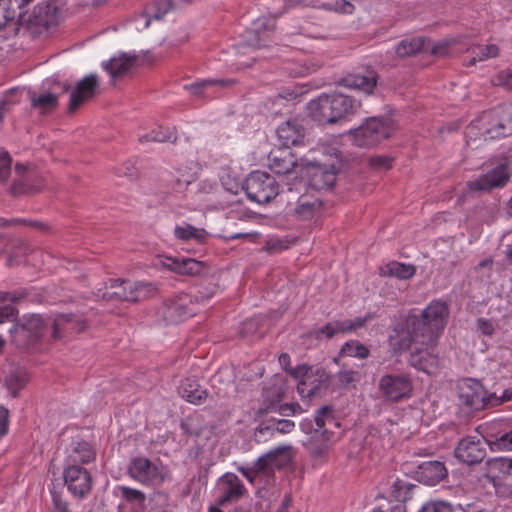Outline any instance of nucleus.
I'll return each instance as SVG.
<instances>
[{
    "label": "nucleus",
    "mask_w": 512,
    "mask_h": 512,
    "mask_svg": "<svg viewBox=\"0 0 512 512\" xmlns=\"http://www.w3.org/2000/svg\"><path fill=\"white\" fill-rule=\"evenodd\" d=\"M449 316L445 302L432 301L421 315H408L395 324L388 337L391 350L402 353L415 346L435 347Z\"/></svg>",
    "instance_id": "1"
},
{
    "label": "nucleus",
    "mask_w": 512,
    "mask_h": 512,
    "mask_svg": "<svg viewBox=\"0 0 512 512\" xmlns=\"http://www.w3.org/2000/svg\"><path fill=\"white\" fill-rule=\"evenodd\" d=\"M313 120L320 124H333L357 114L361 103L344 94L320 95L308 106Z\"/></svg>",
    "instance_id": "2"
},
{
    "label": "nucleus",
    "mask_w": 512,
    "mask_h": 512,
    "mask_svg": "<svg viewBox=\"0 0 512 512\" xmlns=\"http://www.w3.org/2000/svg\"><path fill=\"white\" fill-rule=\"evenodd\" d=\"M478 135L485 140L512 135V106L483 112L478 119L472 121L466 130L467 144L475 141Z\"/></svg>",
    "instance_id": "3"
},
{
    "label": "nucleus",
    "mask_w": 512,
    "mask_h": 512,
    "mask_svg": "<svg viewBox=\"0 0 512 512\" xmlns=\"http://www.w3.org/2000/svg\"><path fill=\"white\" fill-rule=\"evenodd\" d=\"M156 293L152 283L132 282L129 280H113L109 285L101 288L96 297L103 300H120L137 302L147 299Z\"/></svg>",
    "instance_id": "4"
},
{
    "label": "nucleus",
    "mask_w": 512,
    "mask_h": 512,
    "mask_svg": "<svg viewBox=\"0 0 512 512\" xmlns=\"http://www.w3.org/2000/svg\"><path fill=\"white\" fill-rule=\"evenodd\" d=\"M393 130V123L390 119L369 117L362 125L350 130L349 136L354 145L361 148H370L390 137Z\"/></svg>",
    "instance_id": "5"
},
{
    "label": "nucleus",
    "mask_w": 512,
    "mask_h": 512,
    "mask_svg": "<svg viewBox=\"0 0 512 512\" xmlns=\"http://www.w3.org/2000/svg\"><path fill=\"white\" fill-rule=\"evenodd\" d=\"M244 190L247 197L259 204L269 203L276 196L281 198L285 192L280 193L276 179L266 172L254 171L245 180Z\"/></svg>",
    "instance_id": "6"
},
{
    "label": "nucleus",
    "mask_w": 512,
    "mask_h": 512,
    "mask_svg": "<svg viewBox=\"0 0 512 512\" xmlns=\"http://www.w3.org/2000/svg\"><path fill=\"white\" fill-rule=\"evenodd\" d=\"M53 318L44 319L40 315H31L18 323L11 331L13 341L19 347H29L36 343L46 333L50 334V321Z\"/></svg>",
    "instance_id": "7"
},
{
    "label": "nucleus",
    "mask_w": 512,
    "mask_h": 512,
    "mask_svg": "<svg viewBox=\"0 0 512 512\" xmlns=\"http://www.w3.org/2000/svg\"><path fill=\"white\" fill-rule=\"evenodd\" d=\"M412 391V378L407 373H387L378 382V392L388 402L395 403L409 398Z\"/></svg>",
    "instance_id": "8"
},
{
    "label": "nucleus",
    "mask_w": 512,
    "mask_h": 512,
    "mask_svg": "<svg viewBox=\"0 0 512 512\" xmlns=\"http://www.w3.org/2000/svg\"><path fill=\"white\" fill-rule=\"evenodd\" d=\"M60 11L56 0L37 4L26 20V28L32 35H40L59 22Z\"/></svg>",
    "instance_id": "9"
},
{
    "label": "nucleus",
    "mask_w": 512,
    "mask_h": 512,
    "mask_svg": "<svg viewBox=\"0 0 512 512\" xmlns=\"http://www.w3.org/2000/svg\"><path fill=\"white\" fill-rule=\"evenodd\" d=\"M459 406L467 413L488 408V395L485 396L482 385L475 380H465L458 385Z\"/></svg>",
    "instance_id": "10"
},
{
    "label": "nucleus",
    "mask_w": 512,
    "mask_h": 512,
    "mask_svg": "<svg viewBox=\"0 0 512 512\" xmlns=\"http://www.w3.org/2000/svg\"><path fill=\"white\" fill-rule=\"evenodd\" d=\"M128 474L134 480L152 486L161 484L165 479L164 469L145 457L132 459Z\"/></svg>",
    "instance_id": "11"
},
{
    "label": "nucleus",
    "mask_w": 512,
    "mask_h": 512,
    "mask_svg": "<svg viewBox=\"0 0 512 512\" xmlns=\"http://www.w3.org/2000/svg\"><path fill=\"white\" fill-rule=\"evenodd\" d=\"M43 187V181L37 173L22 163L15 165V177L9 186V193L13 196L33 194Z\"/></svg>",
    "instance_id": "12"
},
{
    "label": "nucleus",
    "mask_w": 512,
    "mask_h": 512,
    "mask_svg": "<svg viewBox=\"0 0 512 512\" xmlns=\"http://www.w3.org/2000/svg\"><path fill=\"white\" fill-rule=\"evenodd\" d=\"M50 340L52 342L60 341L67 335L73 333H80L87 327V322L84 318L73 314H57L50 321Z\"/></svg>",
    "instance_id": "13"
},
{
    "label": "nucleus",
    "mask_w": 512,
    "mask_h": 512,
    "mask_svg": "<svg viewBox=\"0 0 512 512\" xmlns=\"http://www.w3.org/2000/svg\"><path fill=\"white\" fill-rule=\"evenodd\" d=\"M484 438L492 451H512V426L509 421L498 420L487 424Z\"/></svg>",
    "instance_id": "14"
},
{
    "label": "nucleus",
    "mask_w": 512,
    "mask_h": 512,
    "mask_svg": "<svg viewBox=\"0 0 512 512\" xmlns=\"http://www.w3.org/2000/svg\"><path fill=\"white\" fill-rule=\"evenodd\" d=\"M68 490L77 497H84L92 489V477L89 471L78 464L70 463L63 472Z\"/></svg>",
    "instance_id": "15"
},
{
    "label": "nucleus",
    "mask_w": 512,
    "mask_h": 512,
    "mask_svg": "<svg viewBox=\"0 0 512 512\" xmlns=\"http://www.w3.org/2000/svg\"><path fill=\"white\" fill-rule=\"evenodd\" d=\"M273 29L274 22L270 18H258L252 23V26L244 32L243 43L239 45V48H260L261 46H265Z\"/></svg>",
    "instance_id": "16"
},
{
    "label": "nucleus",
    "mask_w": 512,
    "mask_h": 512,
    "mask_svg": "<svg viewBox=\"0 0 512 512\" xmlns=\"http://www.w3.org/2000/svg\"><path fill=\"white\" fill-rule=\"evenodd\" d=\"M195 314L194 304L189 295L183 294L165 302L162 315L167 323H178Z\"/></svg>",
    "instance_id": "17"
},
{
    "label": "nucleus",
    "mask_w": 512,
    "mask_h": 512,
    "mask_svg": "<svg viewBox=\"0 0 512 512\" xmlns=\"http://www.w3.org/2000/svg\"><path fill=\"white\" fill-rule=\"evenodd\" d=\"M99 90L97 75L90 74L81 79L70 94L68 113L73 114L85 102L93 98Z\"/></svg>",
    "instance_id": "18"
},
{
    "label": "nucleus",
    "mask_w": 512,
    "mask_h": 512,
    "mask_svg": "<svg viewBox=\"0 0 512 512\" xmlns=\"http://www.w3.org/2000/svg\"><path fill=\"white\" fill-rule=\"evenodd\" d=\"M509 181L507 165L500 163L493 170L479 178L469 181L467 186L470 191H490L493 188H501Z\"/></svg>",
    "instance_id": "19"
},
{
    "label": "nucleus",
    "mask_w": 512,
    "mask_h": 512,
    "mask_svg": "<svg viewBox=\"0 0 512 512\" xmlns=\"http://www.w3.org/2000/svg\"><path fill=\"white\" fill-rule=\"evenodd\" d=\"M310 185L316 190L330 189L337 178V169L334 165L311 163L307 167Z\"/></svg>",
    "instance_id": "20"
},
{
    "label": "nucleus",
    "mask_w": 512,
    "mask_h": 512,
    "mask_svg": "<svg viewBox=\"0 0 512 512\" xmlns=\"http://www.w3.org/2000/svg\"><path fill=\"white\" fill-rule=\"evenodd\" d=\"M292 447L290 445L279 446L260 456L255 462L256 471H270L274 468L281 469L292 460Z\"/></svg>",
    "instance_id": "21"
},
{
    "label": "nucleus",
    "mask_w": 512,
    "mask_h": 512,
    "mask_svg": "<svg viewBox=\"0 0 512 512\" xmlns=\"http://www.w3.org/2000/svg\"><path fill=\"white\" fill-rule=\"evenodd\" d=\"M269 168L277 175H299L297 158L287 149H277L269 154Z\"/></svg>",
    "instance_id": "22"
},
{
    "label": "nucleus",
    "mask_w": 512,
    "mask_h": 512,
    "mask_svg": "<svg viewBox=\"0 0 512 512\" xmlns=\"http://www.w3.org/2000/svg\"><path fill=\"white\" fill-rule=\"evenodd\" d=\"M455 456L463 463L474 465L482 462L486 456V450L479 439L466 437L459 441L455 448Z\"/></svg>",
    "instance_id": "23"
},
{
    "label": "nucleus",
    "mask_w": 512,
    "mask_h": 512,
    "mask_svg": "<svg viewBox=\"0 0 512 512\" xmlns=\"http://www.w3.org/2000/svg\"><path fill=\"white\" fill-rule=\"evenodd\" d=\"M219 486L222 491V495L219 498L221 506L238 501L246 492L242 481L234 473L224 474L219 480Z\"/></svg>",
    "instance_id": "24"
},
{
    "label": "nucleus",
    "mask_w": 512,
    "mask_h": 512,
    "mask_svg": "<svg viewBox=\"0 0 512 512\" xmlns=\"http://www.w3.org/2000/svg\"><path fill=\"white\" fill-rule=\"evenodd\" d=\"M433 348L420 345L415 346L410 353L409 364L428 374L434 373L438 367L439 360L437 355L431 351Z\"/></svg>",
    "instance_id": "25"
},
{
    "label": "nucleus",
    "mask_w": 512,
    "mask_h": 512,
    "mask_svg": "<svg viewBox=\"0 0 512 512\" xmlns=\"http://www.w3.org/2000/svg\"><path fill=\"white\" fill-rule=\"evenodd\" d=\"M448 471L440 461H425L418 465L416 478L419 482L434 486L447 477Z\"/></svg>",
    "instance_id": "26"
},
{
    "label": "nucleus",
    "mask_w": 512,
    "mask_h": 512,
    "mask_svg": "<svg viewBox=\"0 0 512 512\" xmlns=\"http://www.w3.org/2000/svg\"><path fill=\"white\" fill-rule=\"evenodd\" d=\"M137 56L122 53L117 57H113L107 62L102 64L104 70H106L113 81L121 79L128 74L131 68L136 64Z\"/></svg>",
    "instance_id": "27"
},
{
    "label": "nucleus",
    "mask_w": 512,
    "mask_h": 512,
    "mask_svg": "<svg viewBox=\"0 0 512 512\" xmlns=\"http://www.w3.org/2000/svg\"><path fill=\"white\" fill-rule=\"evenodd\" d=\"M165 265L172 271L188 276H198L208 272V266L193 258H167Z\"/></svg>",
    "instance_id": "28"
},
{
    "label": "nucleus",
    "mask_w": 512,
    "mask_h": 512,
    "mask_svg": "<svg viewBox=\"0 0 512 512\" xmlns=\"http://www.w3.org/2000/svg\"><path fill=\"white\" fill-rule=\"evenodd\" d=\"M277 135L283 146H296L302 143L305 130L296 120H288L277 128Z\"/></svg>",
    "instance_id": "29"
},
{
    "label": "nucleus",
    "mask_w": 512,
    "mask_h": 512,
    "mask_svg": "<svg viewBox=\"0 0 512 512\" xmlns=\"http://www.w3.org/2000/svg\"><path fill=\"white\" fill-rule=\"evenodd\" d=\"M314 420L317 428L313 431V441H317L321 437L324 442H328L332 437V432L326 428V424H335L332 407L325 405L318 409Z\"/></svg>",
    "instance_id": "30"
},
{
    "label": "nucleus",
    "mask_w": 512,
    "mask_h": 512,
    "mask_svg": "<svg viewBox=\"0 0 512 512\" xmlns=\"http://www.w3.org/2000/svg\"><path fill=\"white\" fill-rule=\"evenodd\" d=\"M181 395L186 401L194 405H201L208 399H213L206 389L194 379H186L181 386Z\"/></svg>",
    "instance_id": "31"
},
{
    "label": "nucleus",
    "mask_w": 512,
    "mask_h": 512,
    "mask_svg": "<svg viewBox=\"0 0 512 512\" xmlns=\"http://www.w3.org/2000/svg\"><path fill=\"white\" fill-rule=\"evenodd\" d=\"M322 208V202L314 197L308 195H301L297 198L296 205L293 212L297 218L301 220H308L319 213Z\"/></svg>",
    "instance_id": "32"
},
{
    "label": "nucleus",
    "mask_w": 512,
    "mask_h": 512,
    "mask_svg": "<svg viewBox=\"0 0 512 512\" xmlns=\"http://www.w3.org/2000/svg\"><path fill=\"white\" fill-rule=\"evenodd\" d=\"M366 318H356L355 320L333 321L327 323L320 329V333L325 334L327 338H332L338 333L354 331L364 326Z\"/></svg>",
    "instance_id": "33"
},
{
    "label": "nucleus",
    "mask_w": 512,
    "mask_h": 512,
    "mask_svg": "<svg viewBox=\"0 0 512 512\" xmlns=\"http://www.w3.org/2000/svg\"><path fill=\"white\" fill-rule=\"evenodd\" d=\"M416 273V267L412 264L391 261L379 268V275L384 277H395L400 280L412 278Z\"/></svg>",
    "instance_id": "34"
},
{
    "label": "nucleus",
    "mask_w": 512,
    "mask_h": 512,
    "mask_svg": "<svg viewBox=\"0 0 512 512\" xmlns=\"http://www.w3.org/2000/svg\"><path fill=\"white\" fill-rule=\"evenodd\" d=\"M31 107L38 110L41 114L49 113L56 109L58 105V95L55 93L29 92Z\"/></svg>",
    "instance_id": "35"
},
{
    "label": "nucleus",
    "mask_w": 512,
    "mask_h": 512,
    "mask_svg": "<svg viewBox=\"0 0 512 512\" xmlns=\"http://www.w3.org/2000/svg\"><path fill=\"white\" fill-rule=\"evenodd\" d=\"M28 380V373L24 369L14 368L5 377V385L13 397H16L18 392L26 386Z\"/></svg>",
    "instance_id": "36"
},
{
    "label": "nucleus",
    "mask_w": 512,
    "mask_h": 512,
    "mask_svg": "<svg viewBox=\"0 0 512 512\" xmlns=\"http://www.w3.org/2000/svg\"><path fill=\"white\" fill-rule=\"evenodd\" d=\"M95 459V452L92 448V446L85 442H77L74 446L72 452L68 456V462L77 464L82 463H89Z\"/></svg>",
    "instance_id": "37"
},
{
    "label": "nucleus",
    "mask_w": 512,
    "mask_h": 512,
    "mask_svg": "<svg viewBox=\"0 0 512 512\" xmlns=\"http://www.w3.org/2000/svg\"><path fill=\"white\" fill-rule=\"evenodd\" d=\"M425 39L422 37H415L402 40L396 48V54L399 57H409L424 49Z\"/></svg>",
    "instance_id": "38"
},
{
    "label": "nucleus",
    "mask_w": 512,
    "mask_h": 512,
    "mask_svg": "<svg viewBox=\"0 0 512 512\" xmlns=\"http://www.w3.org/2000/svg\"><path fill=\"white\" fill-rule=\"evenodd\" d=\"M191 173H183L182 169L178 170L179 176L175 180L174 188L178 192H183L190 184H192L196 179L198 173L201 171V165L198 162H191V167H189Z\"/></svg>",
    "instance_id": "39"
},
{
    "label": "nucleus",
    "mask_w": 512,
    "mask_h": 512,
    "mask_svg": "<svg viewBox=\"0 0 512 512\" xmlns=\"http://www.w3.org/2000/svg\"><path fill=\"white\" fill-rule=\"evenodd\" d=\"M121 497L128 503L135 505L140 512L146 511V496L143 492L127 486L119 487Z\"/></svg>",
    "instance_id": "40"
},
{
    "label": "nucleus",
    "mask_w": 512,
    "mask_h": 512,
    "mask_svg": "<svg viewBox=\"0 0 512 512\" xmlns=\"http://www.w3.org/2000/svg\"><path fill=\"white\" fill-rule=\"evenodd\" d=\"M177 135L174 129L159 127L140 138L141 142H172L175 143Z\"/></svg>",
    "instance_id": "41"
},
{
    "label": "nucleus",
    "mask_w": 512,
    "mask_h": 512,
    "mask_svg": "<svg viewBox=\"0 0 512 512\" xmlns=\"http://www.w3.org/2000/svg\"><path fill=\"white\" fill-rule=\"evenodd\" d=\"M377 78L378 76L374 72L369 75H356L351 79L349 85L370 94L376 87Z\"/></svg>",
    "instance_id": "42"
},
{
    "label": "nucleus",
    "mask_w": 512,
    "mask_h": 512,
    "mask_svg": "<svg viewBox=\"0 0 512 512\" xmlns=\"http://www.w3.org/2000/svg\"><path fill=\"white\" fill-rule=\"evenodd\" d=\"M232 84V80H202L190 86H186V88L189 89L193 95L201 96L203 91L208 87L219 86L223 88L231 86Z\"/></svg>",
    "instance_id": "43"
},
{
    "label": "nucleus",
    "mask_w": 512,
    "mask_h": 512,
    "mask_svg": "<svg viewBox=\"0 0 512 512\" xmlns=\"http://www.w3.org/2000/svg\"><path fill=\"white\" fill-rule=\"evenodd\" d=\"M341 353L345 356L365 359L369 356V349L358 341H350L342 347Z\"/></svg>",
    "instance_id": "44"
},
{
    "label": "nucleus",
    "mask_w": 512,
    "mask_h": 512,
    "mask_svg": "<svg viewBox=\"0 0 512 512\" xmlns=\"http://www.w3.org/2000/svg\"><path fill=\"white\" fill-rule=\"evenodd\" d=\"M175 235L178 239L181 240H190V239H196L201 241L204 238V230L203 229H197L193 227L192 225H185V226H177L175 228Z\"/></svg>",
    "instance_id": "45"
},
{
    "label": "nucleus",
    "mask_w": 512,
    "mask_h": 512,
    "mask_svg": "<svg viewBox=\"0 0 512 512\" xmlns=\"http://www.w3.org/2000/svg\"><path fill=\"white\" fill-rule=\"evenodd\" d=\"M16 11L12 0H0V30L4 29L8 23L14 21Z\"/></svg>",
    "instance_id": "46"
},
{
    "label": "nucleus",
    "mask_w": 512,
    "mask_h": 512,
    "mask_svg": "<svg viewBox=\"0 0 512 512\" xmlns=\"http://www.w3.org/2000/svg\"><path fill=\"white\" fill-rule=\"evenodd\" d=\"M12 158L9 153L0 148V186H5L11 176Z\"/></svg>",
    "instance_id": "47"
},
{
    "label": "nucleus",
    "mask_w": 512,
    "mask_h": 512,
    "mask_svg": "<svg viewBox=\"0 0 512 512\" xmlns=\"http://www.w3.org/2000/svg\"><path fill=\"white\" fill-rule=\"evenodd\" d=\"M478 52L473 51L475 56L469 61L468 65H474L476 61H483L489 58H494L499 55V48L495 44L478 46Z\"/></svg>",
    "instance_id": "48"
},
{
    "label": "nucleus",
    "mask_w": 512,
    "mask_h": 512,
    "mask_svg": "<svg viewBox=\"0 0 512 512\" xmlns=\"http://www.w3.org/2000/svg\"><path fill=\"white\" fill-rule=\"evenodd\" d=\"M316 380L312 379L310 376H304L303 379L298 384V392L300 394L306 393L307 396H314L317 394V391L320 389L322 385V380L318 381V384H315Z\"/></svg>",
    "instance_id": "49"
},
{
    "label": "nucleus",
    "mask_w": 512,
    "mask_h": 512,
    "mask_svg": "<svg viewBox=\"0 0 512 512\" xmlns=\"http://www.w3.org/2000/svg\"><path fill=\"white\" fill-rule=\"evenodd\" d=\"M512 401V386L504 389L500 394L492 392L488 395L489 407H495Z\"/></svg>",
    "instance_id": "50"
},
{
    "label": "nucleus",
    "mask_w": 512,
    "mask_h": 512,
    "mask_svg": "<svg viewBox=\"0 0 512 512\" xmlns=\"http://www.w3.org/2000/svg\"><path fill=\"white\" fill-rule=\"evenodd\" d=\"M289 246L290 242L285 238L270 237L266 241L264 250L269 253H276L287 249Z\"/></svg>",
    "instance_id": "51"
},
{
    "label": "nucleus",
    "mask_w": 512,
    "mask_h": 512,
    "mask_svg": "<svg viewBox=\"0 0 512 512\" xmlns=\"http://www.w3.org/2000/svg\"><path fill=\"white\" fill-rule=\"evenodd\" d=\"M361 375L358 371L354 370H341L337 374V380L339 385L342 387H347L351 383L359 382Z\"/></svg>",
    "instance_id": "52"
},
{
    "label": "nucleus",
    "mask_w": 512,
    "mask_h": 512,
    "mask_svg": "<svg viewBox=\"0 0 512 512\" xmlns=\"http://www.w3.org/2000/svg\"><path fill=\"white\" fill-rule=\"evenodd\" d=\"M419 512H453V507L444 501L426 503Z\"/></svg>",
    "instance_id": "53"
},
{
    "label": "nucleus",
    "mask_w": 512,
    "mask_h": 512,
    "mask_svg": "<svg viewBox=\"0 0 512 512\" xmlns=\"http://www.w3.org/2000/svg\"><path fill=\"white\" fill-rule=\"evenodd\" d=\"M494 85L512 90V71H500L493 80Z\"/></svg>",
    "instance_id": "54"
},
{
    "label": "nucleus",
    "mask_w": 512,
    "mask_h": 512,
    "mask_svg": "<svg viewBox=\"0 0 512 512\" xmlns=\"http://www.w3.org/2000/svg\"><path fill=\"white\" fill-rule=\"evenodd\" d=\"M492 465L504 476L512 478V458L495 459Z\"/></svg>",
    "instance_id": "55"
},
{
    "label": "nucleus",
    "mask_w": 512,
    "mask_h": 512,
    "mask_svg": "<svg viewBox=\"0 0 512 512\" xmlns=\"http://www.w3.org/2000/svg\"><path fill=\"white\" fill-rule=\"evenodd\" d=\"M392 158L387 155H376L369 158V165L375 169H389Z\"/></svg>",
    "instance_id": "56"
},
{
    "label": "nucleus",
    "mask_w": 512,
    "mask_h": 512,
    "mask_svg": "<svg viewBox=\"0 0 512 512\" xmlns=\"http://www.w3.org/2000/svg\"><path fill=\"white\" fill-rule=\"evenodd\" d=\"M277 418L271 417L270 419H267L265 422L261 423L255 431V436L258 437L259 435H273L274 432H276V423Z\"/></svg>",
    "instance_id": "57"
},
{
    "label": "nucleus",
    "mask_w": 512,
    "mask_h": 512,
    "mask_svg": "<svg viewBox=\"0 0 512 512\" xmlns=\"http://www.w3.org/2000/svg\"><path fill=\"white\" fill-rule=\"evenodd\" d=\"M454 45L453 40H444L431 47V53L440 57H445L449 54L450 47Z\"/></svg>",
    "instance_id": "58"
},
{
    "label": "nucleus",
    "mask_w": 512,
    "mask_h": 512,
    "mask_svg": "<svg viewBox=\"0 0 512 512\" xmlns=\"http://www.w3.org/2000/svg\"><path fill=\"white\" fill-rule=\"evenodd\" d=\"M326 8L344 14H352L355 9L354 5L347 0H337L333 7L327 6Z\"/></svg>",
    "instance_id": "59"
},
{
    "label": "nucleus",
    "mask_w": 512,
    "mask_h": 512,
    "mask_svg": "<svg viewBox=\"0 0 512 512\" xmlns=\"http://www.w3.org/2000/svg\"><path fill=\"white\" fill-rule=\"evenodd\" d=\"M157 13H155L154 18L160 19L166 13L174 8V3L171 0H158L157 3Z\"/></svg>",
    "instance_id": "60"
},
{
    "label": "nucleus",
    "mask_w": 512,
    "mask_h": 512,
    "mask_svg": "<svg viewBox=\"0 0 512 512\" xmlns=\"http://www.w3.org/2000/svg\"><path fill=\"white\" fill-rule=\"evenodd\" d=\"M275 425H276V432L282 433V434L290 433L295 428L294 422L291 420H288V419H278L277 418Z\"/></svg>",
    "instance_id": "61"
},
{
    "label": "nucleus",
    "mask_w": 512,
    "mask_h": 512,
    "mask_svg": "<svg viewBox=\"0 0 512 512\" xmlns=\"http://www.w3.org/2000/svg\"><path fill=\"white\" fill-rule=\"evenodd\" d=\"M16 314L17 310L12 305L0 307V323L13 320Z\"/></svg>",
    "instance_id": "62"
},
{
    "label": "nucleus",
    "mask_w": 512,
    "mask_h": 512,
    "mask_svg": "<svg viewBox=\"0 0 512 512\" xmlns=\"http://www.w3.org/2000/svg\"><path fill=\"white\" fill-rule=\"evenodd\" d=\"M54 512H70L68 504L60 495L53 494Z\"/></svg>",
    "instance_id": "63"
},
{
    "label": "nucleus",
    "mask_w": 512,
    "mask_h": 512,
    "mask_svg": "<svg viewBox=\"0 0 512 512\" xmlns=\"http://www.w3.org/2000/svg\"><path fill=\"white\" fill-rule=\"evenodd\" d=\"M478 328L487 336H491L494 333V326L490 320L482 318L478 319Z\"/></svg>",
    "instance_id": "64"
}]
</instances>
